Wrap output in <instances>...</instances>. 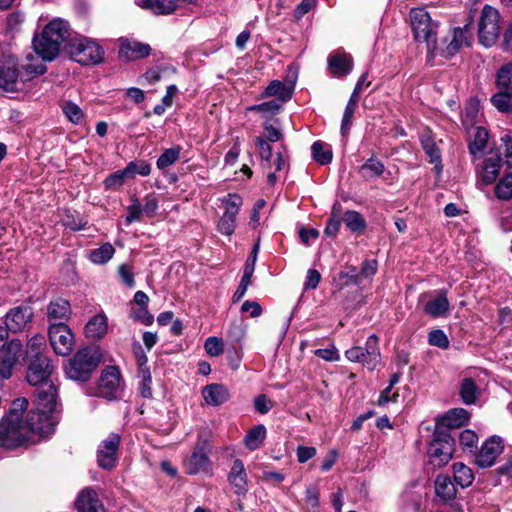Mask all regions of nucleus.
Here are the masks:
<instances>
[{
  "mask_svg": "<svg viewBox=\"0 0 512 512\" xmlns=\"http://www.w3.org/2000/svg\"><path fill=\"white\" fill-rule=\"evenodd\" d=\"M27 407L26 398H17L0 419V448L14 449L23 446L31 434L46 436L44 431L50 429L51 424L45 422L44 426H39L33 414H27L24 419Z\"/></svg>",
  "mask_w": 512,
  "mask_h": 512,
  "instance_id": "obj_1",
  "label": "nucleus"
},
{
  "mask_svg": "<svg viewBox=\"0 0 512 512\" xmlns=\"http://www.w3.org/2000/svg\"><path fill=\"white\" fill-rule=\"evenodd\" d=\"M69 35V24L61 19L51 20L40 35L34 37L33 48L43 61H52Z\"/></svg>",
  "mask_w": 512,
  "mask_h": 512,
  "instance_id": "obj_2",
  "label": "nucleus"
},
{
  "mask_svg": "<svg viewBox=\"0 0 512 512\" xmlns=\"http://www.w3.org/2000/svg\"><path fill=\"white\" fill-rule=\"evenodd\" d=\"M35 409L29 411L28 414L35 416L36 424L44 426L45 422L51 424L50 429L44 431L46 436L54 432L58 423V388L55 383H46L36 386L35 390Z\"/></svg>",
  "mask_w": 512,
  "mask_h": 512,
  "instance_id": "obj_3",
  "label": "nucleus"
},
{
  "mask_svg": "<svg viewBox=\"0 0 512 512\" xmlns=\"http://www.w3.org/2000/svg\"><path fill=\"white\" fill-rule=\"evenodd\" d=\"M101 360L97 348L84 347L76 352L65 366V373L69 379L87 381Z\"/></svg>",
  "mask_w": 512,
  "mask_h": 512,
  "instance_id": "obj_4",
  "label": "nucleus"
},
{
  "mask_svg": "<svg viewBox=\"0 0 512 512\" xmlns=\"http://www.w3.org/2000/svg\"><path fill=\"white\" fill-rule=\"evenodd\" d=\"M410 19L414 38L419 42H425L428 51L433 52L437 46L438 22L423 8H413L410 11Z\"/></svg>",
  "mask_w": 512,
  "mask_h": 512,
  "instance_id": "obj_5",
  "label": "nucleus"
},
{
  "mask_svg": "<svg viewBox=\"0 0 512 512\" xmlns=\"http://www.w3.org/2000/svg\"><path fill=\"white\" fill-rule=\"evenodd\" d=\"M67 49L70 57L82 65L98 64L104 55L102 47L95 40L83 36L73 38Z\"/></svg>",
  "mask_w": 512,
  "mask_h": 512,
  "instance_id": "obj_6",
  "label": "nucleus"
},
{
  "mask_svg": "<svg viewBox=\"0 0 512 512\" xmlns=\"http://www.w3.org/2000/svg\"><path fill=\"white\" fill-rule=\"evenodd\" d=\"M501 32V17L499 11L490 5H485L481 11L478 24L480 43L485 47L493 46Z\"/></svg>",
  "mask_w": 512,
  "mask_h": 512,
  "instance_id": "obj_7",
  "label": "nucleus"
},
{
  "mask_svg": "<svg viewBox=\"0 0 512 512\" xmlns=\"http://www.w3.org/2000/svg\"><path fill=\"white\" fill-rule=\"evenodd\" d=\"M345 357L350 362L362 363L368 370H374L380 363L381 355L378 347V337L371 335L367 338L365 347L354 346L345 351Z\"/></svg>",
  "mask_w": 512,
  "mask_h": 512,
  "instance_id": "obj_8",
  "label": "nucleus"
},
{
  "mask_svg": "<svg viewBox=\"0 0 512 512\" xmlns=\"http://www.w3.org/2000/svg\"><path fill=\"white\" fill-rule=\"evenodd\" d=\"M427 453L429 463L434 467L441 468L447 465L454 453L453 438L447 433H435Z\"/></svg>",
  "mask_w": 512,
  "mask_h": 512,
  "instance_id": "obj_9",
  "label": "nucleus"
},
{
  "mask_svg": "<svg viewBox=\"0 0 512 512\" xmlns=\"http://www.w3.org/2000/svg\"><path fill=\"white\" fill-rule=\"evenodd\" d=\"M486 373L480 369H472L465 373L459 383V395L466 405L476 404L481 395Z\"/></svg>",
  "mask_w": 512,
  "mask_h": 512,
  "instance_id": "obj_10",
  "label": "nucleus"
},
{
  "mask_svg": "<svg viewBox=\"0 0 512 512\" xmlns=\"http://www.w3.org/2000/svg\"><path fill=\"white\" fill-rule=\"evenodd\" d=\"M54 366L46 355H38L29 360L26 379L32 386L55 383L52 375Z\"/></svg>",
  "mask_w": 512,
  "mask_h": 512,
  "instance_id": "obj_11",
  "label": "nucleus"
},
{
  "mask_svg": "<svg viewBox=\"0 0 512 512\" xmlns=\"http://www.w3.org/2000/svg\"><path fill=\"white\" fill-rule=\"evenodd\" d=\"M49 341L54 352L60 356L69 355L74 347V335L64 322L52 323L48 329Z\"/></svg>",
  "mask_w": 512,
  "mask_h": 512,
  "instance_id": "obj_12",
  "label": "nucleus"
},
{
  "mask_svg": "<svg viewBox=\"0 0 512 512\" xmlns=\"http://www.w3.org/2000/svg\"><path fill=\"white\" fill-rule=\"evenodd\" d=\"M123 389L120 371L115 366L106 367L99 378L97 394L107 400L120 397Z\"/></svg>",
  "mask_w": 512,
  "mask_h": 512,
  "instance_id": "obj_13",
  "label": "nucleus"
},
{
  "mask_svg": "<svg viewBox=\"0 0 512 512\" xmlns=\"http://www.w3.org/2000/svg\"><path fill=\"white\" fill-rule=\"evenodd\" d=\"M224 205V213L221 216L217 229L223 234L230 236L236 228V216L243 204L242 198L238 194H228L222 199Z\"/></svg>",
  "mask_w": 512,
  "mask_h": 512,
  "instance_id": "obj_14",
  "label": "nucleus"
},
{
  "mask_svg": "<svg viewBox=\"0 0 512 512\" xmlns=\"http://www.w3.org/2000/svg\"><path fill=\"white\" fill-rule=\"evenodd\" d=\"M502 159L498 151L491 150L477 165L476 172L478 183L490 185L496 181L501 171Z\"/></svg>",
  "mask_w": 512,
  "mask_h": 512,
  "instance_id": "obj_15",
  "label": "nucleus"
},
{
  "mask_svg": "<svg viewBox=\"0 0 512 512\" xmlns=\"http://www.w3.org/2000/svg\"><path fill=\"white\" fill-rule=\"evenodd\" d=\"M208 452L209 449L206 441H199L185 463L188 474H208L211 471V461Z\"/></svg>",
  "mask_w": 512,
  "mask_h": 512,
  "instance_id": "obj_16",
  "label": "nucleus"
},
{
  "mask_svg": "<svg viewBox=\"0 0 512 512\" xmlns=\"http://www.w3.org/2000/svg\"><path fill=\"white\" fill-rule=\"evenodd\" d=\"M119 443L120 437L117 434H111L102 441L97 451V462L100 467L108 470L115 467Z\"/></svg>",
  "mask_w": 512,
  "mask_h": 512,
  "instance_id": "obj_17",
  "label": "nucleus"
},
{
  "mask_svg": "<svg viewBox=\"0 0 512 512\" xmlns=\"http://www.w3.org/2000/svg\"><path fill=\"white\" fill-rule=\"evenodd\" d=\"M18 61L16 57L9 55L0 63V89L5 92H15L18 83Z\"/></svg>",
  "mask_w": 512,
  "mask_h": 512,
  "instance_id": "obj_18",
  "label": "nucleus"
},
{
  "mask_svg": "<svg viewBox=\"0 0 512 512\" xmlns=\"http://www.w3.org/2000/svg\"><path fill=\"white\" fill-rule=\"evenodd\" d=\"M503 446L500 437L492 436L481 446L476 456V464L481 468H488L494 465L497 457L502 453Z\"/></svg>",
  "mask_w": 512,
  "mask_h": 512,
  "instance_id": "obj_19",
  "label": "nucleus"
},
{
  "mask_svg": "<svg viewBox=\"0 0 512 512\" xmlns=\"http://www.w3.org/2000/svg\"><path fill=\"white\" fill-rule=\"evenodd\" d=\"M227 480L236 495H246L248 492V475L242 460L235 459L233 461Z\"/></svg>",
  "mask_w": 512,
  "mask_h": 512,
  "instance_id": "obj_20",
  "label": "nucleus"
},
{
  "mask_svg": "<svg viewBox=\"0 0 512 512\" xmlns=\"http://www.w3.org/2000/svg\"><path fill=\"white\" fill-rule=\"evenodd\" d=\"M151 47L147 43H142L128 38L119 39V56L128 61L142 59L149 56Z\"/></svg>",
  "mask_w": 512,
  "mask_h": 512,
  "instance_id": "obj_21",
  "label": "nucleus"
},
{
  "mask_svg": "<svg viewBox=\"0 0 512 512\" xmlns=\"http://www.w3.org/2000/svg\"><path fill=\"white\" fill-rule=\"evenodd\" d=\"M33 311L28 306H19L11 309L6 314L5 324L8 330L16 333L25 328L26 324L31 320Z\"/></svg>",
  "mask_w": 512,
  "mask_h": 512,
  "instance_id": "obj_22",
  "label": "nucleus"
},
{
  "mask_svg": "<svg viewBox=\"0 0 512 512\" xmlns=\"http://www.w3.org/2000/svg\"><path fill=\"white\" fill-rule=\"evenodd\" d=\"M471 31L469 25L455 27L451 32V40L447 44L444 54L446 57L454 56L463 46H470Z\"/></svg>",
  "mask_w": 512,
  "mask_h": 512,
  "instance_id": "obj_23",
  "label": "nucleus"
},
{
  "mask_svg": "<svg viewBox=\"0 0 512 512\" xmlns=\"http://www.w3.org/2000/svg\"><path fill=\"white\" fill-rule=\"evenodd\" d=\"M75 506L78 512H106L97 493L89 487L79 493Z\"/></svg>",
  "mask_w": 512,
  "mask_h": 512,
  "instance_id": "obj_24",
  "label": "nucleus"
},
{
  "mask_svg": "<svg viewBox=\"0 0 512 512\" xmlns=\"http://www.w3.org/2000/svg\"><path fill=\"white\" fill-rule=\"evenodd\" d=\"M328 65L334 76L343 77L352 71L353 60L346 52L336 51L329 55Z\"/></svg>",
  "mask_w": 512,
  "mask_h": 512,
  "instance_id": "obj_25",
  "label": "nucleus"
},
{
  "mask_svg": "<svg viewBox=\"0 0 512 512\" xmlns=\"http://www.w3.org/2000/svg\"><path fill=\"white\" fill-rule=\"evenodd\" d=\"M71 315V307L68 300L63 298H56L50 301L47 307V318L52 323L64 322L69 319Z\"/></svg>",
  "mask_w": 512,
  "mask_h": 512,
  "instance_id": "obj_26",
  "label": "nucleus"
},
{
  "mask_svg": "<svg viewBox=\"0 0 512 512\" xmlns=\"http://www.w3.org/2000/svg\"><path fill=\"white\" fill-rule=\"evenodd\" d=\"M85 336L89 339H101L108 332V319L107 316L101 312L90 318L85 325Z\"/></svg>",
  "mask_w": 512,
  "mask_h": 512,
  "instance_id": "obj_27",
  "label": "nucleus"
},
{
  "mask_svg": "<svg viewBox=\"0 0 512 512\" xmlns=\"http://www.w3.org/2000/svg\"><path fill=\"white\" fill-rule=\"evenodd\" d=\"M202 396L208 405L219 406L228 401L230 393L223 384H210L203 388Z\"/></svg>",
  "mask_w": 512,
  "mask_h": 512,
  "instance_id": "obj_28",
  "label": "nucleus"
},
{
  "mask_svg": "<svg viewBox=\"0 0 512 512\" xmlns=\"http://www.w3.org/2000/svg\"><path fill=\"white\" fill-rule=\"evenodd\" d=\"M295 84H286L279 80H273L266 87L262 97H276L281 102H286L291 99Z\"/></svg>",
  "mask_w": 512,
  "mask_h": 512,
  "instance_id": "obj_29",
  "label": "nucleus"
},
{
  "mask_svg": "<svg viewBox=\"0 0 512 512\" xmlns=\"http://www.w3.org/2000/svg\"><path fill=\"white\" fill-rule=\"evenodd\" d=\"M450 303L444 293L437 295L436 297L428 300L423 307L425 314L438 318L445 316L449 311Z\"/></svg>",
  "mask_w": 512,
  "mask_h": 512,
  "instance_id": "obj_30",
  "label": "nucleus"
},
{
  "mask_svg": "<svg viewBox=\"0 0 512 512\" xmlns=\"http://www.w3.org/2000/svg\"><path fill=\"white\" fill-rule=\"evenodd\" d=\"M179 0H135V3L143 8L151 10L155 14H170Z\"/></svg>",
  "mask_w": 512,
  "mask_h": 512,
  "instance_id": "obj_31",
  "label": "nucleus"
},
{
  "mask_svg": "<svg viewBox=\"0 0 512 512\" xmlns=\"http://www.w3.org/2000/svg\"><path fill=\"white\" fill-rule=\"evenodd\" d=\"M488 131L483 127H476L473 134L472 139L469 142V151L471 155L476 159L478 156H481L483 151L485 150L488 142Z\"/></svg>",
  "mask_w": 512,
  "mask_h": 512,
  "instance_id": "obj_32",
  "label": "nucleus"
},
{
  "mask_svg": "<svg viewBox=\"0 0 512 512\" xmlns=\"http://www.w3.org/2000/svg\"><path fill=\"white\" fill-rule=\"evenodd\" d=\"M266 438V428L263 424H258L251 428L244 437V445L250 451L259 449Z\"/></svg>",
  "mask_w": 512,
  "mask_h": 512,
  "instance_id": "obj_33",
  "label": "nucleus"
},
{
  "mask_svg": "<svg viewBox=\"0 0 512 512\" xmlns=\"http://www.w3.org/2000/svg\"><path fill=\"white\" fill-rule=\"evenodd\" d=\"M469 412L464 408H454L448 411L442 418L444 426L456 428L464 425L469 420Z\"/></svg>",
  "mask_w": 512,
  "mask_h": 512,
  "instance_id": "obj_34",
  "label": "nucleus"
},
{
  "mask_svg": "<svg viewBox=\"0 0 512 512\" xmlns=\"http://www.w3.org/2000/svg\"><path fill=\"white\" fill-rule=\"evenodd\" d=\"M435 492L443 500H450L456 494V489L448 476L438 475L435 480Z\"/></svg>",
  "mask_w": 512,
  "mask_h": 512,
  "instance_id": "obj_35",
  "label": "nucleus"
},
{
  "mask_svg": "<svg viewBox=\"0 0 512 512\" xmlns=\"http://www.w3.org/2000/svg\"><path fill=\"white\" fill-rule=\"evenodd\" d=\"M454 480L462 488L470 486L474 480V474L468 466L458 462L453 464Z\"/></svg>",
  "mask_w": 512,
  "mask_h": 512,
  "instance_id": "obj_36",
  "label": "nucleus"
},
{
  "mask_svg": "<svg viewBox=\"0 0 512 512\" xmlns=\"http://www.w3.org/2000/svg\"><path fill=\"white\" fill-rule=\"evenodd\" d=\"M182 147L179 145L165 149L156 161V166L159 170H165L166 168L175 164L181 154Z\"/></svg>",
  "mask_w": 512,
  "mask_h": 512,
  "instance_id": "obj_37",
  "label": "nucleus"
},
{
  "mask_svg": "<svg viewBox=\"0 0 512 512\" xmlns=\"http://www.w3.org/2000/svg\"><path fill=\"white\" fill-rule=\"evenodd\" d=\"M313 159L320 165L329 164L332 161V149L330 145L316 141L311 146Z\"/></svg>",
  "mask_w": 512,
  "mask_h": 512,
  "instance_id": "obj_38",
  "label": "nucleus"
},
{
  "mask_svg": "<svg viewBox=\"0 0 512 512\" xmlns=\"http://www.w3.org/2000/svg\"><path fill=\"white\" fill-rule=\"evenodd\" d=\"M114 253V247L110 243H104L99 248L90 251L89 259L94 264L102 265L107 263L113 257Z\"/></svg>",
  "mask_w": 512,
  "mask_h": 512,
  "instance_id": "obj_39",
  "label": "nucleus"
},
{
  "mask_svg": "<svg viewBox=\"0 0 512 512\" xmlns=\"http://www.w3.org/2000/svg\"><path fill=\"white\" fill-rule=\"evenodd\" d=\"M61 109L65 117L73 124L80 125L84 121L82 109L74 102L67 100L61 104Z\"/></svg>",
  "mask_w": 512,
  "mask_h": 512,
  "instance_id": "obj_40",
  "label": "nucleus"
},
{
  "mask_svg": "<svg viewBox=\"0 0 512 512\" xmlns=\"http://www.w3.org/2000/svg\"><path fill=\"white\" fill-rule=\"evenodd\" d=\"M61 223L72 231L85 229L87 221H85L78 213L65 210L61 215Z\"/></svg>",
  "mask_w": 512,
  "mask_h": 512,
  "instance_id": "obj_41",
  "label": "nucleus"
},
{
  "mask_svg": "<svg viewBox=\"0 0 512 512\" xmlns=\"http://www.w3.org/2000/svg\"><path fill=\"white\" fill-rule=\"evenodd\" d=\"M494 193L499 200L512 199V172L506 174L497 182Z\"/></svg>",
  "mask_w": 512,
  "mask_h": 512,
  "instance_id": "obj_42",
  "label": "nucleus"
},
{
  "mask_svg": "<svg viewBox=\"0 0 512 512\" xmlns=\"http://www.w3.org/2000/svg\"><path fill=\"white\" fill-rule=\"evenodd\" d=\"M492 105L500 112L512 111V92L501 90L494 94L490 99Z\"/></svg>",
  "mask_w": 512,
  "mask_h": 512,
  "instance_id": "obj_43",
  "label": "nucleus"
},
{
  "mask_svg": "<svg viewBox=\"0 0 512 512\" xmlns=\"http://www.w3.org/2000/svg\"><path fill=\"white\" fill-rule=\"evenodd\" d=\"M343 222L345 223L346 227L353 232L362 231L366 227L364 218L360 215V213L354 210H349L344 213Z\"/></svg>",
  "mask_w": 512,
  "mask_h": 512,
  "instance_id": "obj_44",
  "label": "nucleus"
},
{
  "mask_svg": "<svg viewBox=\"0 0 512 512\" xmlns=\"http://www.w3.org/2000/svg\"><path fill=\"white\" fill-rule=\"evenodd\" d=\"M4 350L0 356L3 360H9L13 365H16L22 352V344L17 339H12L4 347Z\"/></svg>",
  "mask_w": 512,
  "mask_h": 512,
  "instance_id": "obj_45",
  "label": "nucleus"
},
{
  "mask_svg": "<svg viewBox=\"0 0 512 512\" xmlns=\"http://www.w3.org/2000/svg\"><path fill=\"white\" fill-rule=\"evenodd\" d=\"M420 142L422 148L429 156L430 162L438 164L440 162L441 155L432 137L428 133L422 134L420 137Z\"/></svg>",
  "mask_w": 512,
  "mask_h": 512,
  "instance_id": "obj_46",
  "label": "nucleus"
},
{
  "mask_svg": "<svg viewBox=\"0 0 512 512\" xmlns=\"http://www.w3.org/2000/svg\"><path fill=\"white\" fill-rule=\"evenodd\" d=\"M499 89L512 92V64H506L500 68L496 77Z\"/></svg>",
  "mask_w": 512,
  "mask_h": 512,
  "instance_id": "obj_47",
  "label": "nucleus"
},
{
  "mask_svg": "<svg viewBox=\"0 0 512 512\" xmlns=\"http://www.w3.org/2000/svg\"><path fill=\"white\" fill-rule=\"evenodd\" d=\"M125 172L128 173V177L134 178L137 174L141 176H148L151 173V165L144 161H131L125 167Z\"/></svg>",
  "mask_w": 512,
  "mask_h": 512,
  "instance_id": "obj_48",
  "label": "nucleus"
},
{
  "mask_svg": "<svg viewBox=\"0 0 512 512\" xmlns=\"http://www.w3.org/2000/svg\"><path fill=\"white\" fill-rule=\"evenodd\" d=\"M361 171L365 178L379 177L384 172V164L379 160L370 158L362 165Z\"/></svg>",
  "mask_w": 512,
  "mask_h": 512,
  "instance_id": "obj_49",
  "label": "nucleus"
},
{
  "mask_svg": "<svg viewBox=\"0 0 512 512\" xmlns=\"http://www.w3.org/2000/svg\"><path fill=\"white\" fill-rule=\"evenodd\" d=\"M479 111H480V104H479L478 100L471 99L467 103L464 113L462 115V121H463L464 125L468 126V125H473L474 123H476L477 117L479 115Z\"/></svg>",
  "mask_w": 512,
  "mask_h": 512,
  "instance_id": "obj_50",
  "label": "nucleus"
},
{
  "mask_svg": "<svg viewBox=\"0 0 512 512\" xmlns=\"http://www.w3.org/2000/svg\"><path fill=\"white\" fill-rule=\"evenodd\" d=\"M46 341L45 337L40 334H36L30 338V340L27 343L26 353L27 356L31 358L43 355L41 351L45 348Z\"/></svg>",
  "mask_w": 512,
  "mask_h": 512,
  "instance_id": "obj_51",
  "label": "nucleus"
},
{
  "mask_svg": "<svg viewBox=\"0 0 512 512\" xmlns=\"http://www.w3.org/2000/svg\"><path fill=\"white\" fill-rule=\"evenodd\" d=\"M459 442L464 451L474 452L477 447L478 436L472 430H464L459 435Z\"/></svg>",
  "mask_w": 512,
  "mask_h": 512,
  "instance_id": "obj_52",
  "label": "nucleus"
},
{
  "mask_svg": "<svg viewBox=\"0 0 512 512\" xmlns=\"http://www.w3.org/2000/svg\"><path fill=\"white\" fill-rule=\"evenodd\" d=\"M280 109L281 105L274 100L263 102L257 105H252L247 108L248 111H256L266 116L276 115L277 113H279Z\"/></svg>",
  "mask_w": 512,
  "mask_h": 512,
  "instance_id": "obj_53",
  "label": "nucleus"
},
{
  "mask_svg": "<svg viewBox=\"0 0 512 512\" xmlns=\"http://www.w3.org/2000/svg\"><path fill=\"white\" fill-rule=\"evenodd\" d=\"M126 179H131L128 177V173L125 172V168L122 170H118L111 175H109L105 181L104 185L107 189H118L120 188Z\"/></svg>",
  "mask_w": 512,
  "mask_h": 512,
  "instance_id": "obj_54",
  "label": "nucleus"
},
{
  "mask_svg": "<svg viewBox=\"0 0 512 512\" xmlns=\"http://www.w3.org/2000/svg\"><path fill=\"white\" fill-rule=\"evenodd\" d=\"M204 349L209 356L217 357L224 352V344L220 338L211 336L205 340Z\"/></svg>",
  "mask_w": 512,
  "mask_h": 512,
  "instance_id": "obj_55",
  "label": "nucleus"
},
{
  "mask_svg": "<svg viewBox=\"0 0 512 512\" xmlns=\"http://www.w3.org/2000/svg\"><path fill=\"white\" fill-rule=\"evenodd\" d=\"M255 143L259 148V155L263 165L271 167L272 147L262 137H256Z\"/></svg>",
  "mask_w": 512,
  "mask_h": 512,
  "instance_id": "obj_56",
  "label": "nucleus"
},
{
  "mask_svg": "<svg viewBox=\"0 0 512 512\" xmlns=\"http://www.w3.org/2000/svg\"><path fill=\"white\" fill-rule=\"evenodd\" d=\"M428 342H429L430 345L436 346V347H439V348H442V349H446V348L449 347L448 337L440 329L432 330L428 334Z\"/></svg>",
  "mask_w": 512,
  "mask_h": 512,
  "instance_id": "obj_57",
  "label": "nucleus"
},
{
  "mask_svg": "<svg viewBox=\"0 0 512 512\" xmlns=\"http://www.w3.org/2000/svg\"><path fill=\"white\" fill-rule=\"evenodd\" d=\"M315 355L328 362H336L340 360L339 351L334 345L315 350Z\"/></svg>",
  "mask_w": 512,
  "mask_h": 512,
  "instance_id": "obj_58",
  "label": "nucleus"
},
{
  "mask_svg": "<svg viewBox=\"0 0 512 512\" xmlns=\"http://www.w3.org/2000/svg\"><path fill=\"white\" fill-rule=\"evenodd\" d=\"M142 214L143 210L140 203L137 199L133 200L128 207V213L125 217L126 225H130L132 222L140 220Z\"/></svg>",
  "mask_w": 512,
  "mask_h": 512,
  "instance_id": "obj_59",
  "label": "nucleus"
},
{
  "mask_svg": "<svg viewBox=\"0 0 512 512\" xmlns=\"http://www.w3.org/2000/svg\"><path fill=\"white\" fill-rule=\"evenodd\" d=\"M399 398V393L393 391V388H385L378 399V405L381 407H388L390 403H396Z\"/></svg>",
  "mask_w": 512,
  "mask_h": 512,
  "instance_id": "obj_60",
  "label": "nucleus"
},
{
  "mask_svg": "<svg viewBox=\"0 0 512 512\" xmlns=\"http://www.w3.org/2000/svg\"><path fill=\"white\" fill-rule=\"evenodd\" d=\"M131 317L134 320H137L141 322L142 324L149 326L153 323L154 317L153 315L147 310V307H140L138 310H133L131 312Z\"/></svg>",
  "mask_w": 512,
  "mask_h": 512,
  "instance_id": "obj_61",
  "label": "nucleus"
},
{
  "mask_svg": "<svg viewBox=\"0 0 512 512\" xmlns=\"http://www.w3.org/2000/svg\"><path fill=\"white\" fill-rule=\"evenodd\" d=\"M240 141H239V138L237 137L235 139V143L233 144V146L231 147V149L226 153L225 157H224V163L225 165L227 166H232L234 165L237 160H238V157L240 155Z\"/></svg>",
  "mask_w": 512,
  "mask_h": 512,
  "instance_id": "obj_62",
  "label": "nucleus"
},
{
  "mask_svg": "<svg viewBox=\"0 0 512 512\" xmlns=\"http://www.w3.org/2000/svg\"><path fill=\"white\" fill-rule=\"evenodd\" d=\"M272 401L267 398L266 395L261 394L258 395L254 399V407L255 410L261 414H266L272 408Z\"/></svg>",
  "mask_w": 512,
  "mask_h": 512,
  "instance_id": "obj_63",
  "label": "nucleus"
},
{
  "mask_svg": "<svg viewBox=\"0 0 512 512\" xmlns=\"http://www.w3.org/2000/svg\"><path fill=\"white\" fill-rule=\"evenodd\" d=\"M505 146V162L508 167H512V133H508L501 138Z\"/></svg>",
  "mask_w": 512,
  "mask_h": 512,
  "instance_id": "obj_64",
  "label": "nucleus"
}]
</instances>
